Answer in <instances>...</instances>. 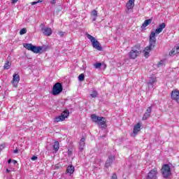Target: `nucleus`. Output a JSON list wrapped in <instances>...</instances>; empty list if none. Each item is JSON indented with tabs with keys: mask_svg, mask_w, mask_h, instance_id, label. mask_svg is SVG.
Instances as JSON below:
<instances>
[{
	"mask_svg": "<svg viewBox=\"0 0 179 179\" xmlns=\"http://www.w3.org/2000/svg\"><path fill=\"white\" fill-rule=\"evenodd\" d=\"M164 29H166V24L162 22L158 26L155 31H151L149 39V45L145 48V50H143L144 57H145V58L149 57V53L155 48V45H156V35L157 36V34H160Z\"/></svg>",
	"mask_w": 179,
	"mask_h": 179,
	"instance_id": "nucleus-1",
	"label": "nucleus"
},
{
	"mask_svg": "<svg viewBox=\"0 0 179 179\" xmlns=\"http://www.w3.org/2000/svg\"><path fill=\"white\" fill-rule=\"evenodd\" d=\"M24 47L29 51H32V52H34L35 54H38V52H40L41 50H44V51H45V50L48 48V46L37 47V46L33 45L31 43H25L24 44Z\"/></svg>",
	"mask_w": 179,
	"mask_h": 179,
	"instance_id": "nucleus-2",
	"label": "nucleus"
},
{
	"mask_svg": "<svg viewBox=\"0 0 179 179\" xmlns=\"http://www.w3.org/2000/svg\"><path fill=\"white\" fill-rule=\"evenodd\" d=\"M142 54V50H141V46H134L131 51L129 52V58L131 59H135L136 57H139Z\"/></svg>",
	"mask_w": 179,
	"mask_h": 179,
	"instance_id": "nucleus-3",
	"label": "nucleus"
},
{
	"mask_svg": "<svg viewBox=\"0 0 179 179\" xmlns=\"http://www.w3.org/2000/svg\"><path fill=\"white\" fill-rule=\"evenodd\" d=\"M87 38L90 40L92 47L96 49L98 51H101L103 50V48L101 47V44H100L96 38H94L93 36L87 34Z\"/></svg>",
	"mask_w": 179,
	"mask_h": 179,
	"instance_id": "nucleus-4",
	"label": "nucleus"
},
{
	"mask_svg": "<svg viewBox=\"0 0 179 179\" xmlns=\"http://www.w3.org/2000/svg\"><path fill=\"white\" fill-rule=\"evenodd\" d=\"M68 117H69V110H64L60 115L55 117L54 122H60V121L65 120V118H68Z\"/></svg>",
	"mask_w": 179,
	"mask_h": 179,
	"instance_id": "nucleus-5",
	"label": "nucleus"
},
{
	"mask_svg": "<svg viewBox=\"0 0 179 179\" xmlns=\"http://www.w3.org/2000/svg\"><path fill=\"white\" fill-rule=\"evenodd\" d=\"M63 90L62 88V84H61L60 83H57L52 88V94L53 96H57L58 94H59V93H61Z\"/></svg>",
	"mask_w": 179,
	"mask_h": 179,
	"instance_id": "nucleus-6",
	"label": "nucleus"
},
{
	"mask_svg": "<svg viewBox=\"0 0 179 179\" xmlns=\"http://www.w3.org/2000/svg\"><path fill=\"white\" fill-rule=\"evenodd\" d=\"M162 176L164 178H167L171 174V170L170 169V166L169 164H165L162 169Z\"/></svg>",
	"mask_w": 179,
	"mask_h": 179,
	"instance_id": "nucleus-7",
	"label": "nucleus"
},
{
	"mask_svg": "<svg viewBox=\"0 0 179 179\" xmlns=\"http://www.w3.org/2000/svg\"><path fill=\"white\" fill-rule=\"evenodd\" d=\"M45 25H44V24H41L40 25L41 31L43 32L44 36H51V34H52V30L50 27L45 28Z\"/></svg>",
	"mask_w": 179,
	"mask_h": 179,
	"instance_id": "nucleus-8",
	"label": "nucleus"
},
{
	"mask_svg": "<svg viewBox=\"0 0 179 179\" xmlns=\"http://www.w3.org/2000/svg\"><path fill=\"white\" fill-rule=\"evenodd\" d=\"M135 6V1H129L126 4V13H131L132 12V9Z\"/></svg>",
	"mask_w": 179,
	"mask_h": 179,
	"instance_id": "nucleus-9",
	"label": "nucleus"
},
{
	"mask_svg": "<svg viewBox=\"0 0 179 179\" xmlns=\"http://www.w3.org/2000/svg\"><path fill=\"white\" fill-rule=\"evenodd\" d=\"M171 97L172 100L179 104V90H173L171 92Z\"/></svg>",
	"mask_w": 179,
	"mask_h": 179,
	"instance_id": "nucleus-10",
	"label": "nucleus"
},
{
	"mask_svg": "<svg viewBox=\"0 0 179 179\" xmlns=\"http://www.w3.org/2000/svg\"><path fill=\"white\" fill-rule=\"evenodd\" d=\"M145 179H157V170L152 169L147 175Z\"/></svg>",
	"mask_w": 179,
	"mask_h": 179,
	"instance_id": "nucleus-11",
	"label": "nucleus"
},
{
	"mask_svg": "<svg viewBox=\"0 0 179 179\" xmlns=\"http://www.w3.org/2000/svg\"><path fill=\"white\" fill-rule=\"evenodd\" d=\"M114 160H115V157L113 155H110L105 163L106 169H108V167H110L113 164V163L114 162Z\"/></svg>",
	"mask_w": 179,
	"mask_h": 179,
	"instance_id": "nucleus-12",
	"label": "nucleus"
},
{
	"mask_svg": "<svg viewBox=\"0 0 179 179\" xmlns=\"http://www.w3.org/2000/svg\"><path fill=\"white\" fill-rule=\"evenodd\" d=\"M20 81V76H19V74H13V80H12V84L13 85L14 87H17V83Z\"/></svg>",
	"mask_w": 179,
	"mask_h": 179,
	"instance_id": "nucleus-13",
	"label": "nucleus"
},
{
	"mask_svg": "<svg viewBox=\"0 0 179 179\" xmlns=\"http://www.w3.org/2000/svg\"><path fill=\"white\" fill-rule=\"evenodd\" d=\"M157 82V80L156 79V77H151L147 82V85L148 87H151V89H153V85Z\"/></svg>",
	"mask_w": 179,
	"mask_h": 179,
	"instance_id": "nucleus-14",
	"label": "nucleus"
},
{
	"mask_svg": "<svg viewBox=\"0 0 179 179\" xmlns=\"http://www.w3.org/2000/svg\"><path fill=\"white\" fill-rule=\"evenodd\" d=\"M91 119L94 122H99V121H101V120H104V117H99L94 114L91 115Z\"/></svg>",
	"mask_w": 179,
	"mask_h": 179,
	"instance_id": "nucleus-15",
	"label": "nucleus"
},
{
	"mask_svg": "<svg viewBox=\"0 0 179 179\" xmlns=\"http://www.w3.org/2000/svg\"><path fill=\"white\" fill-rule=\"evenodd\" d=\"M86 141V138H85L84 137H83L80 141V143H79V150L80 152H82L85 148V141Z\"/></svg>",
	"mask_w": 179,
	"mask_h": 179,
	"instance_id": "nucleus-16",
	"label": "nucleus"
},
{
	"mask_svg": "<svg viewBox=\"0 0 179 179\" xmlns=\"http://www.w3.org/2000/svg\"><path fill=\"white\" fill-rule=\"evenodd\" d=\"M98 125H99L101 127V128H106L107 127V124H106V118L103 117V119H101V120H99L98 122Z\"/></svg>",
	"mask_w": 179,
	"mask_h": 179,
	"instance_id": "nucleus-17",
	"label": "nucleus"
},
{
	"mask_svg": "<svg viewBox=\"0 0 179 179\" xmlns=\"http://www.w3.org/2000/svg\"><path fill=\"white\" fill-rule=\"evenodd\" d=\"M91 17L92 19V22H96V20H97V10H93L91 12Z\"/></svg>",
	"mask_w": 179,
	"mask_h": 179,
	"instance_id": "nucleus-18",
	"label": "nucleus"
},
{
	"mask_svg": "<svg viewBox=\"0 0 179 179\" xmlns=\"http://www.w3.org/2000/svg\"><path fill=\"white\" fill-rule=\"evenodd\" d=\"M141 123H138L136 125L134 126V131H133V134H134V135H136V134H138V132L141 131Z\"/></svg>",
	"mask_w": 179,
	"mask_h": 179,
	"instance_id": "nucleus-19",
	"label": "nucleus"
},
{
	"mask_svg": "<svg viewBox=\"0 0 179 179\" xmlns=\"http://www.w3.org/2000/svg\"><path fill=\"white\" fill-rule=\"evenodd\" d=\"M53 150H55L54 153H57L59 150V142L55 141L53 144Z\"/></svg>",
	"mask_w": 179,
	"mask_h": 179,
	"instance_id": "nucleus-20",
	"label": "nucleus"
},
{
	"mask_svg": "<svg viewBox=\"0 0 179 179\" xmlns=\"http://www.w3.org/2000/svg\"><path fill=\"white\" fill-rule=\"evenodd\" d=\"M66 172L69 173V174H73L75 173V166L71 165L67 167Z\"/></svg>",
	"mask_w": 179,
	"mask_h": 179,
	"instance_id": "nucleus-21",
	"label": "nucleus"
},
{
	"mask_svg": "<svg viewBox=\"0 0 179 179\" xmlns=\"http://www.w3.org/2000/svg\"><path fill=\"white\" fill-rule=\"evenodd\" d=\"M152 23V19H148L145 20V22L142 24V27L145 28L147 27V26H149L150 24Z\"/></svg>",
	"mask_w": 179,
	"mask_h": 179,
	"instance_id": "nucleus-22",
	"label": "nucleus"
},
{
	"mask_svg": "<svg viewBox=\"0 0 179 179\" xmlns=\"http://www.w3.org/2000/svg\"><path fill=\"white\" fill-rule=\"evenodd\" d=\"M99 96V93L96 91V90L93 89L92 92L90 94V96L92 97V99H96Z\"/></svg>",
	"mask_w": 179,
	"mask_h": 179,
	"instance_id": "nucleus-23",
	"label": "nucleus"
},
{
	"mask_svg": "<svg viewBox=\"0 0 179 179\" xmlns=\"http://www.w3.org/2000/svg\"><path fill=\"white\" fill-rule=\"evenodd\" d=\"M10 65H12V63L10 62H7L3 66L4 69H9L10 68Z\"/></svg>",
	"mask_w": 179,
	"mask_h": 179,
	"instance_id": "nucleus-24",
	"label": "nucleus"
},
{
	"mask_svg": "<svg viewBox=\"0 0 179 179\" xmlns=\"http://www.w3.org/2000/svg\"><path fill=\"white\" fill-rule=\"evenodd\" d=\"M150 117V113H147L145 112V114L143 116V121H146V120H148V118H149Z\"/></svg>",
	"mask_w": 179,
	"mask_h": 179,
	"instance_id": "nucleus-25",
	"label": "nucleus"
},
{
	"mask_svg": "<svg viewBox=\"0 0 179 179\" xmlns=\"http://www.w3.org/2000/svg\"><path fill=\"white\" fill-rule=\"evenodd\" d=\"M78 80H80V82H83V80H85V74H80L78 76Z\"/></svg>",
	"mask_w": 179,
	"mask_h": 179,
	"instance_id": "nucleus-26",
	"label": "nucleus"
},
{
	"mask_svg": "<svg viewBox=\"0 0 179 179\" xmlns=\"http://www.w3.org/2000/svg\"><path fill=\"white\" fill-rule=\"evenodd\" d=\"M26 33H27V29H26V28H23L20 31V34L21 36H23V34H26Z\"/></svg>",
	"mask_w": 179,
	"mask_h": 179,
	"instance_id": "nucleus-27",
	"label": "nucleus"
},
{
	"mask_svg": "<svg viewBox=\"0 0 179 179\" xmlns=\"http://www.w3.org/2000/svg\"><path fill=\"white\" fill-rule=\"evenodd\" d=\"M94 68H96V69H99V68H101V62L95 63V64H94Z\"/></svg>",
	"mask_w": 179,
	"mask_h": 179,
	"instance_id": "nucleus-28",
	"label": "nucleus"
},
{
	"mask_svg": "<svg viewBox=\"0 0 179 179\" xmlns=\"http://www.w3.org/2000/svg\"><path fill=\"white\" fill-rule=\"evenodd\" d=\"M145 113L150 115V113H152V106L148 107Z\"/></svg>",
	"mask_w": 179,
	"mask_h": 179,
	"instance_id": "nucleus-29",
	"label": "nucleus"
},
{
	"mask_svg": "<svg viewBox=\"0 0 179 179\" xmlns=\"http://www.w3.org/2000/svg\"><path fill=\"white\" fill-rule=\"evenodd\" d=\"M38 2H43V1H38L31 2V5H32V6L37 5V3H38Z\"/></svg>",
	"mask_w": 179,
	"mask_h": 179,
	"instance_id": "nucleus-30",
	"label": "nucleus"
},
{
	"mask_svg": "<svg viewBox=\"0 0 179 179\" xmlns=\"http://www.w3.org/2000/svg\"><path fill=\"white\" fill-rule=\"evenodd\" d=\"M110 179H117V174L113 173Z\"/></svg>",
	"mask_w": 179,
	"mask_h": 179,
	"instance_id": "nucleus-31",
	"label": "nucleus"
},
{
	"mask_svg": "<svg viewBox=\"0 0 179 179\" xmlns=\"http://www.w3.org/2000/svg\"><path fill=\"white\" fill-rule=\"evenodd\" d=\"M67 153H68L69 156H71L72 155V150H69Z\"/></svg>",
	"mask_w": 179,
	"mask_h": 179,
	"instance_id": "nucleus-32",
	"label": "nucleus"
},
{
	"mask_svg": "<svg viewBox=\"0 0 179 179\" xmlns=\"http://www.w3.org/2000/svg\"><path fill=\"white\" fill-rule=\"evenodd\" d=\"M4 148H5L4 145H0V152H2V149H3Z\"/></svg>",
	"mask_w": 179,
	"mask_h": 179,
	"instance_id": "nucleus-33",
	"label": "nucleus"
},
{
	"mask_svg": "<svg viewBox=\"0 0 179 179\" xmlns=\"http://www.w3.org/2000/svg\"><path fill=\"white\" fill-rule=\"evenodd\" d=\"M31 160L34 161V160H37V157L36 156H33L31 158Z\"/></svg>",
	"mask_w": 179,
	"mask_h": 179,
	"instance_id": "nucleus-34",
	"label": "nucleus"
},
{
	"mask_svg": "<svg viewBox=\"0 0 179 179\" xmlns=\"http://www.w3.org/2000/svg\"><path fill=\"white\" fill-rule=\"evenodd\" d=\"M12 163H13V164H17V161L13 159V160L12 161Z\"/></svg>",
	"mask_w": 179,
	"mask_h": 179,
	"instance_id": "nucleus-35",
	"label": "nucleus"
},
{
	"mask_svg": "<svg viewBox=\"0 0 179 179\" xmlns=\"http://www.w3.org/2000/svg\"><path fill=\"white\" fill-rule=\"evenodd\" d=\"M64 32H60V33H59L60 37H64Z\"/></svg>",
	"mask_w": 179,
	"mask_h": 179,
	"instance_id": "nucleus-36",
	"label": "nucleus"
},
{
	"mask_svg": "<svg viewBox=\"0 0 179 179\" xmlns=\"http://www.w3.org/2000/svg\"><path fill=\"white\" fill-rule=\"evenodd\" d=\"M17 152H19V150H17V148L13 150V153H17Z\"/></svg>",
	"mask_w": 179,
	"mask_h": 179,
	"instance_id": "nucleus-37",
	"label": "nucleus"
},
{
	"mask_svg": "<svg viewBox=\"0 0 179 179\" xmlns=\"http://www.w3.org/2000/svg\"><path fill=\"white\" fill-rule=\"evenodd\" d=\"M16 2H17V1H13L11 2V5H15V3H16Z\"/></svg>",
	"mask_w": 179,
	"mask_h": 179,
	"instance_id": "nucleus-38",
	"label": "nucleus"
},
{
	"mask_svg": "<svg viewBox=\"0 0 179 179\" xmlns=\"http://www.w3.org/2000/svg\"><path fill=\"white\" fill-rule=\"evenodd\" d=\"M8 164H10V163L12 162V159H8Z\"/></svg>",
	"mask_w": 179,
	"mask_h": 179,
	"instance_id": "nucleus-39",
	"label": "nucleus"
},
{
	"mask_svg": "<svg viewBox=\"0 0 179 179\" xmlns=\"http://www.w3.org/2000/svg\"><path fill=\"white\" fill-rule=\"evenodd\" d=\"M6 173H10V171L9 169H6Z\"/></svg>",
	"mask_w": 179,
	"mask_h": 179,
	"instance_id": "nucleus-40",
	"label": "nucleus"
},
{
	"mask_svg": "<svg viewBox=\"0 0 179 179\" xmlns=\"http://www.w3.org/2000/svg\"><path fill=\"white\" fill-rule=\"evenodd\" d=\"M162 62H163L161 61L158 65L159 66L162 65Z\"/></svg>",
	"mask_w": 179,
	"mask_h": 179,
	"instance_id": "nucleus-41",
	"label": "nucleus"
},
{
	"mask_svg": "<svg viewBox=\"0 0 179 179\" xmlns=\"http://www.w3.org/2000/svg\"><path fill=\"white\" fill-rule=\"evenodd\" d=\"M52 3H55V1H52Z\"/></svg>",
	"mask_w": 179,
	"mask_h": 179,
	"instance_id": "nucleus-42",
	"label": "nucleus"
},
{
	"mask_svg": "<svg viewBox=\"0 0 179 179\" xmlns=\"http://www.w3.org/2000/svg\"><path fill=\"white\" fill-rule=\"evenodd\" d=\"M129 1H135V0H129Z\"/></svg>",
	"mask_w": 179,
	"mask_h": 179,
	"instance_id": "nucleus-43",
	"label": "nucleus"
},
{
	"mask_svg": "<svg viewBox=\"0 0 179 179\" xmlns=\"http://www.w3.org/2000/svg\"><path fill=\"white\" fill-rule=\"evenodd\" d=\"M13 1H17V0H13Z\"/></svg>",
	"mask_w": 179,
	"mask_h": 179,
	"instance_id": "nucleus-44",
	"label": "nucleus"
}]
</instances>
